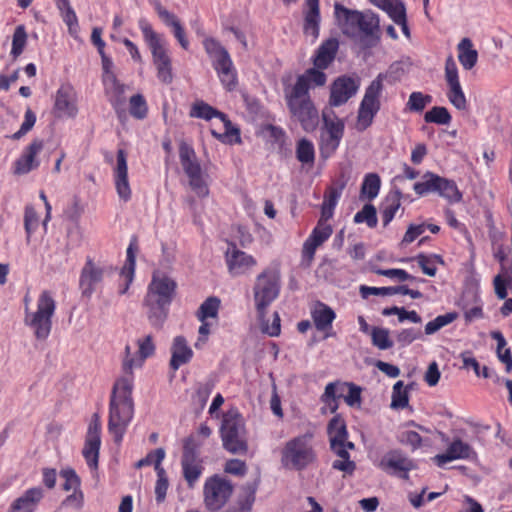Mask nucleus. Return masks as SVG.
<instances>
[{
    "label": "nucleus",
    "instance_id": "obj_1",
    "mask_svg": "<svg viewBox=\"0 0 512 512\" xmlns=\"http://www.w3.org/2000/svg\"><path fill=\"white\" fill-rule=\"evenodd\" d=\"M335 22L346 37L365 42L379 40V18L371 11L361 12L345 7L340 2L334 4Z\"/></svg>",
    "mask_w": 512,
    "mask_h": 512
},
{
    "label": "nucleus",
    "instance_id": "obj_2",
    "mask_svg": "<svg viewBox=\"0 0 512 512\" xmlns=\"http://www.w3.org/2000/svg\"><path fill=\"white\" fill-rule=\"evenodd\" d=\"M132 391V377L118 379L112 388L109 402L108 430L113 435L116 443L122 441L126 428L134 415Z\"/></svg>",
    "mask_w": 512,
    "mask_h": 512
},
{
    "label": "nucleus",
    "instance_id": "obj_3",
    "mask_svg": "<svg viewBox=\"0 0 512 512\" xmlns=\"http://www.w3.org/2000/svg\"><path fill=\"white\" fill-rule=\"evenodd\" d=\"M176 286V282L167 276H153L148 286L143 305L147 308L149 323L158 330L163 327L168 317Z\"/></svg>",
    "mask_w": 512,
    "mask_h": 512
},
{
    "label": "nucleus",
    "instance_id": "obj_4",
    "mask_svg": "<svg viewBox=\"0 0 512 512\" xmlns=\"http://www.w3.org/2000/svg\"><path fill=\"white\" fill-rule=\"evenodd\" d=\"M317 461V453L313 446V435L305 433L288 440L281 450L283 468L303 471Z\"/></svg>",
    "mask_w": 512,
    "mask_h": 512
},
{
    "label": "nucleus",
    "instance_id": "obj_5",
    "mask_svg": "<svg viewBox=\"0 0 512 512\" xmlns=\"http://www.w3.org/2000/svg\"><path fill=\"white\" fill-rule=\"evenodd\" d=\"M301 87H284V98L291 118L300 123L306 132L314 131L319 123L318 110L310 94L300 90Z\"/></svg>",
    "mask_w": 512,
    "mask_h": 512
},
{
    "label": "nucleus",
    "instance_id": "obj_6",
    "mask_svg": "<svg viewBox=\"0 0 512 512\" xmlns=\"http://www.w3.org/2000/svg\"><path fill=\"white\" fill-rule=\"evenodd\" d=\"M220 436L223 448L233 455H246L248 438L242 415L236 410H230L223 415Z\"/></svg>",
    "mask_w": 512,
    "mask_h": 512
},
{
    "label": "nucleus",
    "instance_id": "obj_7",
    "mask_svg": "<svg viewBox=\"0 0 512 512\" xmlns=\"http://www.w3.org/2000/svg\"><path fill=\"white\" fill-rule=\"evenodd\" d=\"M281 274L276 267L264 269L255 280L253 287L255 308L260 318L264 317L268 306L279 296Z\"/></svg>",
    "mask_w": 512,
    "mask_h": 512
},
{
    "label": "nucleus",
    "instance_id": "obj_8",
    "mask_svg": "<svg viewBox=\"0 0 512 512\" xmlns=\"http://www.w3.org/2000/svg\"><path fill=\"white\" fill-rule=\"evenodd\" d=\"M139 28L151 50L153 64L157 70V78L164 84H170L173 81L172 61L161 37L153 30L146 19L139 20Z\"/></svg>",
    "mask_w": 512,
    "mask_h": 512
},
{
    "label": "nucleus",
    "instance_id": "obj_9",
    "mask_svg": "<svg viewBox=\"0 0 512 512\" xmlns=\"http://www.w3.org/2000/svg\"><path fill=\"white\" fill-rule=\"evenodd\" d=\"M56 309V302L51 293L43 291L37 301V310L29 311L26 307L24 323L34 331L38 340H46L51 332L52 317Z\"/></svg>",
    "mask_w": 512,
    "mask_h": 512
},
{
    "label": "nucleus",
    "instance_id": "obj_10",
    "mask_svg": "<svg viewBox=\"0 0 512 512\" xmlns=\"http://www.w3.org/2000/svg\"><path fill=\"white\" fill-rule=\"evenodd\" d=\"M206 53L212 58V65L227 91H233L237 84V72L225 47L218 40L208 37L203 41Z\"/></svg>",
    "mask_w": 512,
    "mask_h": 512
},
{
    "label": "nucleus",
    "instance_id": "obj_11",
    "mask_svg": "<svg viewBox=\"0 0 512 512\" xmlns=\"http://www.w3.org/2000/svg\"><path fill=\"white\" fill-rule=\"evenodd\" d=\"M179 159L183 171L189 179L191 190L200 198L207 197L209 195L208 175L203 172L193 147L186 142H181Z\"/></svg>",
    "mask_w": 512,
    "mask_h": 512
},
{
    "label": "nucleus",
    "instance_id": "obj_12",
    "mask_svg": "<svg viewBox=\"0 0 512 512\" xmlns=\"http://www.w3.org/2000/svg\"><path fill=\"white\" fill-rule=\"evenodd\" d=\"M386 77V74H378L365 90L364 97L359 106L356 123V128L360 132L371 126L374 117L380 110V97L384 88L383 81Z\"/></svg>",
    "mask_w": 512,
    "mask_h": 512
},
{
    "label": "nucleus",
    "instance_id": "obj_13",
    "mask_svg": "<svg viewBox=\"0 0 512 512\" xmlns=\"http://www.w3.org/2000/svg\"><path fill=\"white\" fill-rule=\"evenodd\" d=\"M413 189L419 196L436 193L450 203H458L462 200V193L454 180L429 171L423 175L422 181L414 184Z\"/></svg>",
    "mask_w": 512,
    "mask_h": 512
},
{
    "label": "nucleus",
    "instance_id": "obj_14",
    "mask_svg": "<svg viewBox=\"0 0 512 512\" xmlns=\"http://www.w3.org/2000/svg\"><path fill=\"white\" fill-rule=\"evenodd\" d=\"M190 116L205 119V120H211L212 118H219L224 126V133H219L216 130L212 129L211 134L213 137H215L217 140L223 142V143H240V130L239 128L235 127L228 116L217 110L216 108L210 106L209 104L200 101L193 105Z\"/></svg>",
    "mask_w": 512,
    "mask_h": 512
},
{
    "label": "nucleus",
    "instance_id": "obj_15",
    "mask_svg": "<svg viewBox=\"0 0 512 512\" xmlns=\"http://www.w3.org/2000/svg\"><path fill=\"white\" fill-rule=\"evenodd\" d=\"M233 484L219 475L209 477L203 487V502L210 512L221 510L233 494Z\"/></svg>",
    "mask_w": 512,
    "mask_h": 512
},
{
    "label": "nucleus",
    "instance_id": "obj_16",
    "mask_svg": "<svg viewBox=\"0 0 512 512\" xmlns=\"http://www.w3.org/2000/svg\"><path fill=\"white\" fill-rule=\"evenodd\" d=\"M202 443L197 441L194 435L184 439L183 453L181 457L182 473L189 488H193L200 478L203 466L199 459V449Z\"/></svg>",
    "mask_w": 512,
    "mask_h": 512
},
{
    "label": "nucleus",
    "instance_id": "obj_17",
    "mask_svg": "<svg viewBox=\"0 0 512 512\" xmlns=\"http://www.w3.org/2000/svg\"><path fill=\"white\" fill-rule=\"evenodd\" d=\"M115 271L112 265H100L87 258L79 278V288L83 297L90 299L104 276Z\"/></svg>",
    "mask_w": 512,
    "mask_h": 512
},
{
    "label": "nucleus",
    "instance_id": "obj_18",
    "mask_svg": "<svg viewBox=\"0 0 512 512\" xmlns=\"http://www.w3.org/2000/svg\"><path fill=\"white\" fill-rule=\"evenodd\" d=\"M101 446V420L98 413L92 415L85 436L82 455L91 471L98 470L99 451Z\"/></svg>",
    "mask_w": 512,
    "mask_h": 512
},
{
    "label": "nucleus",
    "instance_id": "obj_19",
    "mask_svg": "<svg viewBox=\"0 0 512 512\" xmlns=\"http://www.w3.org/2000/svg\"><path fill=\"white\" fill-rule=\"evenodd\" d=\"M345 124L339 119L333 111L330 114L323 112V134H322V153H334L344 135Z\"/></svg>",
    "mask_w": 512,
    "mask_h": 512
},
{
    "label": "nucleus",
    "instance_id": "obj_20",
    "mask_svg": "<svg viewBox=\"0 0 512 512\" xmlns=\"http://www.w3.org/2000/svg\"><path fill=\"white\" fill-rule=\"evenodd\" d=\"M379 467L389 474L408 480L409 471L415 468V464L402 450L392 449L382 457Z\"/></svg>",
    "mask_w": 512,
    "mask_h": 512
},
{
    "label": "nucleus",
    "instance_id": "obj_21",
    "mask_svg": "<svg viewBox=\"0 0 512 512\" xmlns=\"http://www.w3.org/2000/svg\"><path fill=\"white\" fill-rule=\"evenodd\" d=\"M359 89V82L353 77L343 75L336 78L330 88L329 104L338 107L345 104Z\"/></svg>",
    "mask_w": 512,
    "mask_h": 512
},
{
    "label": "nucleus",
    "instance_id": "obj_22",
    "mask_svg": "<svg viewBox=\"0 0 512 512\" xmlns=\"http://www.w3.org/2000/svg\"><path fill=\"white\" fill-rule=\"evenodd\" d=\"M260 483V478L244 484L236 499L228 505L224 512H251L256 499V492Z\"/></svg>",
    "mask_w": 512,
    "mask_h": 512
},
{
    "label": "nucleus",
    "instance_id": "obj_23",
    "mask_svg": "<svg viewBox=\"0 0 512 512\" xmlns=\"http://www.w3.org/2000/svg\"><path fill=\"white\" fill-rule=\"evenodd\" d=\"M139 347V357L131 356V347L126 345L125 347V357L123 360V370L126 373L132 375V370L134 367L141 366L142 362L152 356L155 352V345L153 343V337L151 335H147L143 339L138 340Z\"/></svg>",
    "mask_w": 512,
    "mask_h": 512
},
{
    "label": "nucleus",
    "instance_id": "obj_24",
    "mask_svg": "<svg viewBox=\"0 0 512 512\" xmlns=\"http://www.w3.org/2000/svg\"><path fill=\"white\" fill-rule=\"evenodd\" d=\"M226 263L230 274L232 276H238L244 274L249 268L256 265V260L253 256L237 249V247L232 244L231 248L226 252Z\"/></svg>",
    "mask_w": 512,
    "mask_h": 512
},
{
    "label": "nucleus",
    "instance_id": "obj_25",
    "mask_svg": "<svg viewBox=\"0 0 512 512\" xmlns=\"http://www.w3.org/2000/svg\"><path fill=\"white\" fill-rule=\"evenodd\" d=\"M44 143L41 139H34L24 150L23 154L16 160L14 173L23 175L39 166L36 159L38 153L43 149Z\"/></svg>",
    "mask_w": 512,
    "mask_h": 512
},
{
    "label": "nucleus",
    "instance_id": "obj_26",
    "mask_svg": "<svg viewBox=\"0 0 512 512\" xmlns=\"http://www.w3.org/2000/svg\"><path fill=\"white\" fill-rule=\"evenodd\" d=\"M332 234V227L329 224H325V221L320 219L317 226L313 229L310 236L304 242L303 245V257L312 261L316 252V249L321 246Z\"/></svg>",
    "mask_w": 512,
    "mask_h": 512
},
{
    "label": "nucleus",
    "instance_id": "obj_27",
    "mask_svg": "<svg viewBox=\"0 0 512 512\" xmlns=\"http://www.w3.org/2000/svg\"><path fill=\"white\" fill-rule=\"evenodd\" d=\"M115 186L119 197L125 202L131 198V189L128 182V167L126 153L123 149L117 151V165L114 170Z\"/></svg>",
    "mask_w": 512,
    "mask_h": 512
},
{
    "label": "nucleus",
    "instance_id": "obj_28",
    "mask_svg": "<svg viewBox=\"0 0 512 512\" xmlns=\"http://www.w3.org/2000/svg\"><path fill=\"white\" fill-rule=\"evenodd\" d=\"M473 456H476L473 448L469 444L457 438L451 442L445 453L438 454L434 457V462L441 467L450 461L456 459H469Z\"/></svg>",
    "mask_w": 512,
    "mask_h": 512
},
{
    "label": "nucleus",
    "instance_id": "obj_29",
    "mask_svg": "<svg viewBox=\"0 0 512 512\" xmlns=\"http://www.w3.org/2000/svg\"><path fill=\"white\" fill-rule=\"evenodd\" d=\"M43 496L42 488H30L11 503L8 512H34Z\"/></svg>",
    "mask_w": 512,
    "mask_h": 512
},
{
    "label": "nucleus",
    "instance_id": "obj_30",
    "mask_svg": "<svg viewBox=\"0 0 512 512\" xmlns=\"http://www.w3.org/2000/svg\"><path fill=\"white\" fill-rule=\"evenodd\" d=\"M108 85L107 94L109 96V102L114 108L119 119L125 117V89L126 86L119 82L116 75L111 73L110 82L105 83Z\"/></svg>",
    "mask_w": 512,
    "mask_h": 512
},
{
    "label": "nucleus",
    "instance_id": "obj_31",
    "mask_svg": "<svg viewBox=\"0 0 512 512\" xmlns=\"http://www.w3.org/2000/svg\"><path fill=\"white\" fill-rule=\"evenodd\" d=\"M339 49V42L336 38L325 40L316 50L312 62L318 69H327L334 61Z\"/></svg>",
    "mask_w": 512,
    "mask_h": 512
},
{
    "label": "nucleus",
    "instance_id": "obj_32",
    "mask_svg": "<svg viewBox=\"0 0 512 512\" xmlns=\"http://www.w3.org/2000/svg\"><path fill=\"white\" fill-rule=\"evenodd\" d=\"M171 354L170 367L176 371L191 360L193 351L188 346L185 337L176 336L171 347Z\"/></svg>",
    "mask_w": 512,
    "mask_h": 512
},
{
    "label": "nucleus",
    "instance_id": "obj_33",
    "mask_svg": "<svg viewBox=\"0 0 512 512\" xmlns=\"http://www.w3.org/2000/svg\"><path fill=\"white\" fill-rule=\"evenodd\" d=\"M311 317L318 331L327 332L332 329L336 314L331 307L318 301L311 311Z\"/></svg>",
    "mask_w": 512,
    "mask_h": 512
},
{
    "label": "nucleus",
    "instance_id": "obj_34",
    "mask_svg": "<svg viewBox=\"0 0 512 512\" xmlns=\"http://www.w3.org/2000/svg\"><path fill=\"white\" fill-rule=\"evenodd\" d=\"M55 110L58 116H75L77 108L74 104L73 89L70 86H61L55 98Z\"/></svg>",
    "mask_w": 512,
    "mask_h": 512
},
{
    "label": "nucleus",
    "instance_id": "obj_35",
    "mask_svg": "<svg viewBox=\"0 0 512 512\" xmlns=\"http://www.w3.org/2000/svg\"><path fill=\"white\" fill-rule=\"evenodd\" d=\"M305 5L307 10L304 13L303 31L306 35L317 38L320 24L319 0H306Z\"/></svg>",
    "mask_w": 512,
    "mask_h": 512
},
{
    "label": "nucleus",
    "instance_id": "obj_36",
    "mask_svg": "<svg viewBox=\"0 0 512 512\" xmlns=\"http://www.w3.org/2000/svg\"><path fill=\"white\" fill-rule=\"evenodd\" d=\"M403 194L399 188L392 189L383 200L380 210L383 225L387 226L395 217L396 212L401 206Z\"/></svg>",
    "mask_w": 512,
    "mask_h": 512
},
{
    "label": "nucleus",
    "instance_id": "obj_37",
    "mask_svg": "<svg viewBox=\"0 0 512 512\" xmlns=\"http://www.w3.org/2000/svg\"><path fill=\"white\" fill-rule=\"evenodd\" d=\"M315 66L307 69L303 74L297 77L296 83L292 87H301L300 90L309 93L310 88L324 86L327 81L326 74Z\"/></svg>",
    "mask_w": 512,
    "mask_h": 512
},
{
    "label": "nucleus",
    "instance_id": "obj_38",
    "mask_svg": "<svg viewBox=\"0 0 512 512\" xmlns=\"http://www.w3.org/2000/svg\"><path fill=\"white\" fill-rule=\"evenodd\" d=\"M345 186L346 181H340L337 183V187H331L328 191V194H325L324 201L321 205L322 221H327L332 218L337 201L340 198Z\"/></svg>",
    "mask_w": 512,
    "mask_h": 512
},
{
    "label": "nucleus",
    "instance_id": "obj_39",
    "mask_svg": "<svg viewBox=\"0 0 512 512\" xmlns=\"http://www.w3.org/2000/svg\"><path fill=\"white\" fill-rule=\"evenodd\" d=\"M331 450L340 458L332 463V468L338 471H342L345 474L351 476L356 470V463L350 460L349 452L343 447V443L337 445L330 444Z\"/></svg>",
    "mask_w": 512,
    "mask_h": 512
},
{
    "label": "nucleus",
    "instance_id": "obj_40",
    "mask_svg": "<svg viewBox=\"0 0 512 512\" xmlns=\"http://www.w3.org/2000/svg\"><path fill=\"white\" fill-rule=\"evenodd\" d=\"M327 433L329 435L330 444L337 445L343 443L348 438L345 420L341 415H335L328 423Z\"/></svg>",
    "mask_w": 512,
    "mask_h": 512
},
{
    "label": "nucleus",
    "instance_id": "obj_41",
    "mask_svg": "<svg viewBox=\"0 0 512 512\" xmlns=\"http://www.w3.org/2000/svg\"><path fill=\"white\" fill-rule=\"evenodd\" d=\"M458 59L464 69H472L478 59V53L473 49L472 41L469 38H463L458 44Z\"/></svg>",
    "mask_w": 512,
    "mask_h": 512
},
{
    "label": "nucleus",
    "instance_id": "obj_42",
    "mask_svg": "<svg viewBox=\"0 0 512 512\" xmlns=\"http://www.w3.org/2000/svg\"><path fill=\"white\" fill-rule=\"evenodd\" d=\"M503 277H508L512 281V258L500 263V273L493 280L495 293L499 299H506L508 294L503 285Z\"/></svg>",
    "mask_w": 512,
    "mask_h": 512
},
{
    "label": "nucleus",
    "instance_id": "obj_43",
    "mask_svg": "<svg viewBox=\"0 0 512 512\" xmlns=\"http://www.w3.org/2000/svg\"><path fill=\"white\" fill-rule=\"evenodd\" d=\"M395 23H403L406 18V9L400 0H385L379 6Z\"/></svg>",
    "mask_w": 512,
    "mask_h": 512
},
{
    "label": "nucleus",
    "instance_id": "obj_44",
    "mask_svg": "<svg viewBox=\"0 0 512 512\" xmlns=\"http://www.w3.org/2000/svg\"><path fill=\"white\" fill-rule=\"evenodd\" d=\"M381 186V179L376 173L365 175L361 185V196H366L369 200L377 197Z\"/></svg>",
    "mask_w": 512,
    "mask_h": 512
},
{
    "label": "nucleus",
    "instance_id": "obj_45",
    "mask_svg": "<svg viewBox=\"0 0 512 512\" xmlns=\"http://www.w3.org/2000/svg\"><path fill=\"white\" fill-rule=\"evenodd\" d=\"M220 299L215 296L208 297L199 307L197 318L203 322L207 318H216L220 308Z\"/></svg>",
    "mask_w": 512,
    "mask_h": 512
},
{
    "label": "nucleus",
    "instance_id": "obj_46",
    "mask_svg": "<svg viewBox=\"0 0 512 512\" xmlns=\"http://www.w3.org/2000/svg\"><path fill=\"white\" fill-rule=\"evenodd\" d=\"M296 158L303 164H313L315 160V150L313 143L302 138L297 142L296 146Z\"/></svg>",
    "mask_w": 512,
    "mask_h": 512
},
{
    "label": "nucleus",
    "instance_id": "obj_47",
    "mask_svg": "<svg viewBox=\"0 0 512 512\" xmlns=\"http://www.w3.org/2000/svg\"><path fill=\"white\" fill-rule=\"evenodd\" d=\"M408 388L404 387L403 381H398L393 386L391 408L404 409L409 404Z\"/></svg>",
    "mask_w": 512,
    "mask_h": 512
},
{
    "label": "nucleus",
    "instance_id": "obj_48",
    "mask_svg": "<svg viewBox=\"0 0 512 512\" xmlns=\"http://www.w3.org/2000/svg\"><path fill=\"white\" fill-rule=\"evenodd\" d=\"M130 115L138 120H143L148 115V105L142 94H135L129 100Z\"/></svg>",
    "mask_w": 512,
    "mask_h": 512
},
{
    "label": "nucleus",
    "instance_id": "obj_49",
    "mask_svg": "<svg viewBox=\"0 0 512 512\" xmlns=\"http://www.w3.org/2000/svg\"><path fill=\"white\" fill-rule=\"evenodd\" d=\"M451 115L446 107L434 106L424 115L427 123H435L438 125H448L451 122Z\"/></svg>",
    "mask_w": 512,
    "mask_h": 512
},
{
    "label": "nucleus",
    "instance_id": "obj_50",
    "mask_svg": "<svg viewBox=\"0 0 512 512\" xmlns=\"http://www.w3.org/2000/svg\"><path fill=\"white\" fill-rule=\"evenodd\" d=\"M354 222L357 224L365 222L369 228H375L377 226L378 219L374 205L365 204L363 208L355 214Z\"/></svg>",
    "mask_w": 512,
    "mask_h": 512
},
{
    "label": "nucleus",
    "instance_id": "obj_51",
    "mask_svg": "<svg viewBox=\"0 0 512 512\" xmlns=\"http://www.w3.org/2000/svg\"><path fill=\"white\" fill-rule=\"evenodd\" d=\"M372 344L380 350H387L393 347V341L389 338V330L380 327L371 329Z\"/></svg>",
    "mask_w": 512,
    "mask_h": 512
},
{
    "label": "nucleus",
    "instance_id": "obj_52",
    "mask_svg": "<svg viewBox=\"0 0 512 512\" xmlns=\"http://www.w3.org/2000/svg\"><path fill=\"white\" fill-rule=\"evenodd\" d=\"M39 227V216L32 205H26L24 211V228L26 232V241L30 242L31 235Z\"/></svg>",
    "mask_w": 512,
    "mask_h": 512
},
{
    "label": "nucleus",
    "instance_id": "obj_53",
    "mask_svg": "<svg viewBox=\"0 0 512 512\" xmlns=\"http://www.w3.org/2000/svg\"><path fill=\"white\" fill-rule=\"evenodd\" d=\"M27 32L24 25H18L13 34L11 55L14 59L19 57L26 44H27Z\"/></svg>",
    "mask_w": 512,
    "mask_h": 512
},
{
    "label": "nucleus",
    "instance_id": "obj_54",
    "mask_svg": "<svg viewBox=\"0 0 512 512\" xmlns=\"http://www.w3.org/2000/svg\"><path fill=\"white\" fill-rule=\"evenodd\" d=\"M456 312H449L444 315L437 316L434 320L425 325V334L432 335L444 326L452 323L457 318Z\"/></svg>",
    "mask_w": 512,
    "mask_h": 512
},
{
    "label": "nucleus",
    "instance_id": "obj_55",
    "mask_svg": "<svg viewBox=\"0 0 512 512\" xmlns=\"http://www.w3.org/2000/svg\"><path fill=\"white\" fill-rule=\"evenodd\" d=\"M165 457V451L163 448H157L151 452H149L146 457L140 459L136 463L137 468H141L144 466H149L151 464H154L156 472H159L163 467H161V462L163 461Z\"/></svg>",
    "mask_w": 512,
    "mask_h": 512
},
{
    "label": "nucleus",
    "instance_id": "obj_56",
    "mask_svg": "<svg viewBox=\"0 0 512 512\" xmlns=\"http://www.w3.org/2000/svg\"><path fill=\"white\" fill-rule=\"evenodd\" d=\"M431 101L432 97L430 95H425L422 92H412L406 106L410 111L422 112Z\"/></svg>",
    "mask_w": 512,
    "mask_h": 512
},
{
    "label": "nucleus",
    "instance_id": "obj_57",
    "mask_svg": "<svg viewBox=\"0 0 512 512\" xmlns=\"http://www.w3.org/2000/svg\"><path fill=\"white\" fill-rule=\"evenodd\" d=\"M400 293L401 285L395 287H370L365 285L360 286V294L364 299L368 298L370 295L388 296Z\"/></svg>",
    "mask_w": 512,
    "mask_h": 512
},
{
    "label": "nucleus",
    "instance_id": "obj_58",
    "mask_svg": "<svg viewBox=\"0 0 512 512\" xmlns=\"http://www.w3.org/2000/svg\"><path fill=\"white\" fill-rule=\"evenodd\" d=\"M447 97L458 110H465L467 108L466 97L460 84L449 86Z\"/></svg>",
    "mask_w": 512,
    "mask_h": 512
},
{
    "label": "nucleus",
    "instance_id": "obj_59",
    "mask_svg": "<svg viewBox=\"0 0 512 512\" xmlns=\"http://www.w3.org/2000/svg\"><path fill=\"white\" fill-rule=\"evenodd\" d=\"M152 4L158 17L166 26L173 28L180 23L177 16L174 13L168 11L164 6H162L159 0H154Z\"/></svg>",
    "mask_w": 512,
    "mask_h": 512
},
{
    "label": "nucleus",
    "instance_id": "obj_60",
    "mask_svg": "<svg viewBox=\"0 0 512 512\" xmlns=\"http://www.w3.org/2000/svg\"><path fill=\"white\" fill-rule=\"evenodd\" d=\"M375 273L381 276L389 277V278H397L399 281H418V282H424V279H417L416 277L412 276L411 274L407 273L403 269H376Z\"/></svg>",
    "mask_w": 512,
    "mask_h": 512
},
{
    "label": "nucleus",
    "instance_id": "obj_61",
    "mask_svg": "<svg viewBox=\"0 0 512 512\" xmlns=\"http://www.w3.org/2000/svg\"><path fill=\"white\" fill-rule=\"evenodd\" d=\"M349 383H329L325 387L324 394L322 395V401H328L330 398H344L345 392L347 391Z\"/></svg>",
    "mask_w": 512,
    "mask_h": 512
},
{
    "label": "nucleus",
    "instance_id": "obj_62",
    "mask_svg": "<svg viewBox=\"0 0 512 512\" xmlns=\"http://www.w3.org/2000/svg\"><path fill=\"white\" fill-rule=\"evenodd\" d=\"M60 476L65 480L63 489L65 491L78 490L80 489L81 480L72 468L63 469L60 472Z\"/></svg>",
    "mask_w": 512,
    "mask_h": 512
},
{
    "label": "nucleus",
    "instance_id": "obj_63",
    "mask_svg": "<svg viewBox=\"0 0 512 512\" xmlns=\"http://www.w3.org/2000/svg\"><path fill=\"white\" fill-rule=\"evenodd\" d=\"M35 122H36V115L30 108H28L25 111L24 121H23L20 129L11 136V139L19 140L20 138H22L34 127Z\"/></svg>",
    "mask_w": 512,
    "mask_h": 512
},
{
    "label": "nucleus",
    "instance_id": "obj_64",
    "mask_svg": "<svg viewBox=\"0 0 512 512\" xmlns=\"http://www.w3.org/2000/svg\"><path fill=\"white\" fill-rule=\"evenodd\" d=\"M398 441L403 445H408L412 450L418 449L422 445V437L416 431H403L398 436Z\"/></svg>",
    "mask_w": 512,
    "mask_h": 512
}]
</instances>
